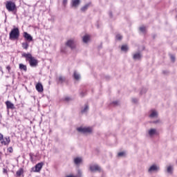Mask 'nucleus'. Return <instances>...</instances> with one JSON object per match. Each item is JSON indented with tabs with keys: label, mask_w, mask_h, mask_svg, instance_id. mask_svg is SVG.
<instances>
[{
	"label": "nucleus",
	"mask_w": 177,
	"mask_h": 177,
	"mask_svg": "<svg viewBox=\"0 0 177 177\" xmlns=\"http://www.w3.org/2000/svg\"><path fill=\"white\" fill-rule=\"evenodd\" d=\"M23 57H25L26 60H28L30 66L32 67H35L38 64V61L31 55L30 53H24L22 54Z\"/></svg>",
	"instance_id": "nucleus-1"
},
{
	"label": "nucleus",
	"mask_w": 177,
	"mask_h": 177,
	"mask_svg": "<svg viewBox=\"0 0 177 177\" xmlns=\"http://www.w3.org/2000/svg\"><path fill=\"white\" fill-rule=\"evenodd\" d=\"M19 37H20V31L19 30V28H13L10 32V39L12 41L19 39Z\"/></svg>",
	"instance_id": "nucleus-2"
},
{
	"label": "nucleus",
	"mask_w": 177,
	"mask_h": 177,
	"mask_svg": "<svg viewBox=\"0 0 177 177\" xmlns=\"http://www.w3.org/2000/svg\"><path fill=\"white\" fill-rule=\"evenodd\" d=\"M160 171V166L157 164L151 165L148 169V173L149 174H157Z\"/></svg>",
	"instance_id": "nucleus-3"
},
{
	"label": "nucleus",
	"mask_w": 177,
	"mask_h": 177,
	"mask_svg": "<svg viewBox=\"0 0 177 177\" xmlns=\"http://www.w3.org/2000/svg\"><path fill=\"white\" fill-rule=\"evenodd\" d=\"M6 8L8 12H13L16 9V4L12 1H7Z\"/></svg>",
	"instance_id": "nucleus-4"
},
{
	"label": "nucleus",
	"mask_w": 177,
	"mask_h": 177,
	"mask_svg": "<svg viewBox=\"0 0 177 177\" xmlns=\"http://www.w3.org/2000/svg\"><path fill=\"white\" fill-rule=\"evenodd\" d=\"M157 135H158L157 129L151 128L147 131V136L149 138H154L155 136H157Z\"/></svg>",
	"instance_id": "nucleus-5"
},
{
	"label": "nucleus",
	"mask_w": 177,
	"mask_h": 177,
	"mask_svg": "<svg viewBox=\"0 0 177 177\" xmlns=\"http://www.w3.org/2000/svg\"><path fill=\"white\" fill-rule=\"evenodd\" d=\"M77 130L81 133H92V128L91 127H79Z\"/></svg>",
	"instance_id": "nucleus-6"
},
{
	"label": "nucleus",
	"mask_w": 177,
	"mask_h": 177,
	"mask_svg": "<svg viewBox=\"0 0 177 177\" xmlns=\"http://www.w3.org/2000/svg\"><path fill=\"white\" fill-rule=\"evenodd\" d=\"M44 162L37 163L35 167L31 168V172H39L42 169Z\"/></svg>",
	"instance_id": "nucleus-7"
},
{
	"label": "nucleus",
	"mask_w": 177,
	"mask_h": 177,
	"mask_svg": "<svg viewBox=\"0 0 177 177\" xmlns=\"http://www.w3.org/2000/svg\"><path fill=\"white\" fill-rule=\"evenodd\" d=\"M65 45L73 50L75 48V40L69 39L65 43Z\"/></svg>",
	"instance_id": "nucleus-8"
},
{
	"label": "nucleus",
	"mask_w": 177,
	"mask_h": 177,
	"mask_svg": "<svg viewBox=\"0 0 177 177\" xmlns=\"http://www.w3.org/2000/svg\"><path fill=\"white\" fill-rule=\"evenodd\" d=\"M149 117L151 120L154 118H158V111H157L156 109H152L149 111Z\"/></svg>",
	"instance_id": "nucleus-9"
},
{
	"label": "nucleus",
	"mask_w": 177,
	"mask_h": 177,
	"mask_svg": "<svg viewBox=\"0 0 177 177\" xmlns=\"http://www.w3.org/2000/svg\"><path fill=\"white\" fill-rule=\"evenodd\" d=\"M90 171L91 172H102V168L97 165H90Z\"/></svg>",
	"instance_id": "nucleus-10"
},
{
	"label": "nucleus",
	"mask_w": 177,
	"mask_h": 177,
	"mask_svg": "<svg viewBox=\"0 0 177 177\" xmlns=\"http://www.w3.org/2000/svg\"><path fill=\"white\" fill-rule=\"evenodd\" d=\"M81 5V0H71V8H74L77 9Z\"/></svg>",
	"instance_id": "nucleus-11"
},
{
	"label": "nucleus",
	"mask_w": 177,
	"mask_h": 177,
	"mask_svg": "<svg viewBox=\"0 0 177 177\" xmlns=\"http://www.w3.org/2000/svg\"><path fill=\"white\" fill-rule=\"evenodd\" d=\"M165 172L168 174V175H172V174H174V165H167Z\"/></svg>",
	"instance_id": "nucleus-12"
},
{
	"label": "nucleus",
	"mask_w": 177,
	"mask_h": 177,
	"mask_svg": "<svg viewBox=\"0 0 177 177\" xmlns=\"http://www.w3.org/2000/svg\"><path fill=\"white\" fill-rule=\"evenodd\" d=\"M142 57H143V55L139 52L133 54V59L135 60V62L142 60Z\"/></svg>",
	"instance_id": "nucleus-13"
},
{
	"label": "nucleus",
	"mask_w": 177,
	"mask_h": 177,
	"mask_svg": "<svg viewBox=\"0 0 177 177\" xmlns=\"http://www.w3.org/2000/svg\"><path fill=\"white\" fill-rule=\"evenodd\" d=\"M6 104L8 109H10L11 110H13V109H15V104L10 101H6Z\"/></svg>",
	"instance_id": "nucleus-14"
},
{
	"label": "nucleus",
	"mask_w": 177,
	"mask_h": 177,
	"mask_svg": "<svg viewBox=\"0 0 177 177\" xmlns=\"http://www.w3.org/2000/svg\"><path fill=\"white\" fill-rule=\"evenodd\" d=\"M91 41V36L89 35H86L82 37V41L84 44H88Z\"/></svg>",
	"instance_id": "nucleus-15"
},
{
	"label": "nucleus",
	"mask_w": 177,
	"mask_h": 177,
	"mask_svg": "<svg viewBox=\"0 0 177 177\" xmlns=\"http://www.w3.org/2000/svg\"><path fill=\"white\" fill-rule=\"evenodd\" d=\"M73 162L75 165H80V162H82V158L77 157L73 159Z\"/></svg>",
	"instance_id": "nucleus-16"
},
{
	"label": "nucleus",
	"mask_w": 177,
	"mask_h": 177,
	"mask_svg": "<svg viewBox=\"0 0 177 177\" xmlns=\"http://www.w3.org/2000/svg\"><path fill=\"white\" fill-rule=\"evenodd\" d=\"M5 140L1 142V145H4V146H8L9 143H10V137H6Z\"/></svg>",
	"instance_id": "nucleus-17"
},
{
	"label": "nucleus",
	"mask_w": 177,
	"mask_h": 177,
	"mask_svg": "<svg viewBox=\"0 0 177 177\" xmlns=\"http://www.w3.org/2000/svg\"><path fill=\"white\" fill-rule=\"evenodd\" d=\"M89 6H91V3L85 4L80 8L81 12H86V10H88V9L89 8Z\"/></svg>",
	"instance_id": "nucleus-18"
},
{
	"label": "nucleus",
	"mask_w": 177,
	"mask_h": 177,
	"mask_svg": "<svg viewBox=\"0 0 177 177\" xmlns=\"http://www.w3.org/2000/svg\"><path fill=\"white\" fill-rule=\"evenodd\" d=\"M24 37L27 41H32V37H31V35L28 34L27 32H24Z\"/></svg>",
	"instance_id": "nucleus-19"
},
{
	"label": "nucleus",
	"mask_w": 177,
	"mask_h": 177,
	"mask_svg": "<svg viewBox=\"0 0 177 177\" xmlns=\"http://www.w3.org/2000/svg\"><path fill=\"white\" fill-rule=\"evenodd\" d=\"M36 89L39 92H43L44 91V86H42V84L41 83H38L36 85Z\"/></svg>",
	"instance_id": "nucleus-20"
},
{
	"label": "nucleus",
	"mask_w": 177,
	"mask_h": 177,
	"mask_svg": "<svg viewBox=\"0 0 177 177\" xmlns=\"http://www.w3.org/2000/svg\"><path fill=\"white\" fill-rule=\"evenodd\" d=\"M73 78H75L76 80V81H78V80H81V75H80V73H78V72L75 71L73 73Z\"/></svg>",
	"instance_id": "nucleus-21"
},
{
	"label": "nucleus",
	"mask_w": 177,
	"mask_h": 177,
	"mask_svg": "<svg viewBox=\"0 0 177 177\" xmlns=\"http://www.w3.org/2000/svg\"><path fill=\"white\" fill-rule=\"evenodd\" d=\"M88 110H89V106L86 105L84 106V107L82 109V113H88Z\"/></svg>",
	"instance_id": "nucleus-22"
},
{
	"label": "nucleus",
	"mask_w": 177,
	"mask_h": 177,
	"mask_svg": "<svg viewBox=\"0 0 177 177\" xmlns=\"http://www.w3.org/2000/svg\"><path fill=\"white\" fill-rule=\"evenodd\" d=\"M128 45H122V47H121V50L122 52H128Z\"/></svg>",
	"instance_id": "nucleus-23"
},
{
	"label": "nucleus",
	"mask_w": 177,
	"mask_h": 177,
	"mask_svg": "<svg viewBox=\"0 0 177 177\" xmlns=\"http://www.w3.org/2000/svg\"><path fill=\"white\" fill-rule=\"evenodd\" d=\"M24 172V171L23 170V169H19L17 172H16V175L17 176H21V174Z\"/></svg>",
	"instance_id": "nucleus-24"
},
{
	"label": "nucleus",
	"mask_w": 177,
	"mask_h": 177,
	"mask_svg": "<svg viewBox=\"0 0 177 177\" xmlns=\"http://www.w3.org/2000/svg\"><path fill=\"white\" fill-rule=\"evenodd\" d=\"M61 52L62 53H66V52H67V46H63L62 48H61Z\"/></svg>",
	"instance_id": "nucleus-25"
},
{
	"label": "nucleus",
	"mask_w": 177,
	"mask_h": 177,
	"mask_svg": "<svg viewBox=\"0 0 177 177\" xmlns=\"http://www.w3.org/2000/svg\"><path fill=\"white\" fill-rule=\"evenodd\" d=\"M22 48H24V49H28V43L27 42L22 43Z\"/></svg>",
	"instance_id": "nucleus-26"
},
{
	"label": "nucleus",
	"mask_w": 177,
	"mask_h": 177,
	"mask_svg": "<svg viewBox=\"0 0 177 177\" xmlns=\"http://www.w3.org/2000/svg\"><path fill=\"white\" fill-rule=\"evenodd\" d=\"M147 92V88H142L140 91V95H144V93H146Z\"/></svg>",
	"instance_id": "nucleus-27"
},
{
	"label": "nucleus",
	"mask_w": 177,
	"mask_h": 177,
	"mask_svg": "<svg viewBox=\"0 0 177 177\" xmlns=\"http://www.w3.org/2000/svg\"><path fill=\"white\" fill-rule=\"evenodd\" d=\"M169 57H170V60L171 61V62H175V60H176V57H175V55H172V54H170L169 55Z\"/></svg>",
	"instance_id": "nucleus-28"
},
{
	"label": "nucleus",
	"mask_w": 177,
	"mask_h": 177,
	"mask_svg": "<svg viewBox=\"0 0 177 177\" xmlns=\"http://www.w3.org/2000/svg\"><path fill=\"white\" fill-rule=\"evenodd\" d=\"M116 39H117L118 41H121V39H122V35H116Z\"/></svg>",
	"instance_id": "nucleus-29"
},
{
	"label": "nucleus",
	"mask_w": 177,
	"mask_h": 177,
	"mask_svg": "<svg viewBox=\"0 0 177 177\" xmlns=\"http://www.w3.org/2000/svg\"><path fill=\"white\" fill-rule=\"evenodd\" d=\"M59 82H64L65 81H66V79L64 78V77H62V76H60L59 77Z\"/></svg>",
	"instance_id": "nucleus-30"
},
{
	"label": "nucleus",
	"mask_w": 177,
	"mask_h": 177,
	"mask_svg": "<svg viewBox=\"0 0 177 177\" xmlns=\"http://www.w3.org/2000/svg\"><path fill=\"white\" fill-rule=\"evenodd\" d=\"M118 157H124L125 156V152H120L118 153Z\"/></svg>",
	"instance_id": "nucleus-31"
},
{
	"label": "nucleus",
	"mask_w": 177,
	"mask_h": 177,
	"mask_svg": "<svg viewBox=\"0 0 177 177\" xmlns=\"http://www.w3.org/2000/svg\"><path fill=\"white\" fill-rule=\"evenodd\" d=\"M140 31H141V32H145V31H146V28H145L144 26L140 27Z\"/></svg>",
	"instance_id": "nucleus-32"
},
{
	"label": "nucleus",
	"mask_w": 177,
	"mask_h": 177,
	"mask_svg": "<svg viewBox=\"0 0 177 177\" xmlns=\"http://www.w3.org/2000/svg\"><path fill=\"white\" fill-rule=\"evenodd\" d=\"M48 20L49 21H51V23H53V21H55V17H50V18H48Z\"/></svg>",
	"instance_id": "nucleus-33"
},
{
	"label": "nucleus",
	"mask_w": 177,
	"mask_h": 177,
	"mask_svg": "<svg viewBox=\"0 0 177 177\" xmlns=\"http://www.w3.org/2000/svg\"><path fill=\"white\" fill-rule=\"evenodd\" d=\"M21 71H27V67H19Z\"/></svg>",
	"instance_id": "nucleus-34"
},
{
	"label": "nucleus",
	"mask_w": 177,
	"mask_h": 177,
	"mask_svg": "<svg viewBox=\"0 0 177 177\" xmlns=\"http://www.w3.org/2000/svg\"><path fill=\"white\" fill-rule=\"evenodd\" d=\"M138 98H132V103H138Z\"/></svg>",
	"instance_id": "nucleus-35"
},
{
	"label": "nucleus",
	"mask_w": 177,
	"mask_h": 177,
	"mask_svg": "<svg viewBox=\"0 0 177 177\" xmlns=\"http://www.w3.org/2000/svg\"><path fill=\"white\" fill-rule=\"evenodd\" d=\"M152 122H153V124H160L161 123V120H155V121H153Z\"/></svg>",
	"instance_id": "nucleus-36"
},
{
	"label": "nucleus",
	"mask_w": 177,
	"mask_h": 177,
	"mask_svg": "<svg viewBox=\"0 0 177 177\" xmlns=\"http://www.w3.org/2000/svg\"><path fill=\"white\" fill-rule=\"evenodd\" d=\"M8 151H9V153H13V148L12 147H10L8 149Z\"/></svg>",
	"instance_id": "nucleus-37"
},
{
	"label": "nucleus",
	"mask_w": 177,
	"mask_h": 177,
	"mask_svg": "<svg viewBox=\"0 0 177 177\" xmlns=\"http://www.w3.org/2000/svg\"><path fill=\"white\" fill-rule=\"evenodd\" d=\"M67 2H68V0H63L64 6H66L67 5Z\"/></svg>",
	"instance_id": "nucleus-38"
},
{
	"label": "nucleus",
	"mask_w": 177,
	"mask_h": 177,
	"mask_svg": "<svg viewBox=\"0 0 177 177\" xmlns=\"http://www.w3.org/2000/svg\"><path fill=\"white\" fill-rule=\"evenodd\" d=\"M1 140H3V135L0 133V142Z\"/></svg>",
	"instance_id": "nucleus-39"
},
{
	"label": "nucleus",
	"mask_w": 177,
	"mask_h": 177,
	"mask_svg": "<svg viewBox=\"0 0 177 177\" xmlns=\"http://www.w3.org/2000/svg\"><path fill=\"white\" fill-rule=\"evenodd\" d=\"M65 100H66V102H68L69 100H71V98L68 97H65Z\"/></svg>",
	"instance_id": "nucleus-40"
},
{
	"label": "nucleus",
	"mask_w": 177,
	"mask_h": 177,
	"mask_svg": "<svg viewBox=\"0 0 177 177\" xmlns=\"http://www.w3.org/2000/svg\"><path fill=\"white\" fill-rule=\"evenodd\" d=\"M66 177H77V176H75L72 174H69V175L66 176Z\"/></svg>",
	"instance_id": "nucleus-41"
},
{
	"label": "nucleus",
	"mask_w": 177,
	"mask_h": 177,
	"mask_svg": "<svg viewBox=\"0 0 177 177\" xmlns=\"http://www.w3.org/2000/svg\"><path fill=\"white\" fill-rule=\"evenodd\" d=\"M3 174H6L8 172V170H6V169H3Z\"/></svg>",
	"instance_id": "nucleus-42"
},
{
	"label": "nucleus",
	"mask_w": 177,
	"mask_h": 177,
	"mask_svg": "<svg viewBox=\"0 0 177 177\" xmlns=\"http://www.w3.org/2000/svg\"><path fill=\"white\" fill-rule=\"evenodd\" d=\"M113 104H115V105L118 104V101H115V102H113Z\"/></svg>",
	"instance_id": "nucleus-43"
},
{
	"label": "nucleus",
	"mask_w": 177,
	"mask_h": 177,
	"mask_svg": "<svg viewBox=\"0 0 177 177\" xmlns=\"http://www.w3.org/2000/svg\"><path fill=\"white\" fill-rule=\"evenodd\" d=\"M19 67H26V66H24V65L22 64H19Z\"/></svg>",
	"instance_id": "nucleus-44"
},
{
	"label": "nucleus",
	"mask_w": 177,
	"mask_h": 177,
	"mask_svg": "<svg viewBox=\"0 0 177 177\" xmlns=\"http://www.w3.org/2000/svg\"><path fill=\"white\" fill-rule=\"evenodd\" d=\"M6 68H7L8 71H10V67H7Z\"/></svg>",
	"instance_id": "nucleus-45"
},
{
	"label": "nucleus",
	"mask_w": 177,
	"mask_h": 177,
	"mask_svg": "<svg viewBox=\"0 0 177 177\" xmlns=\"http://www.w3.org/2000/svg\"><path fill=\"white\" fill-rule=\"evenodd\" d=\"M109 16H110L111 17H113V13L110 12V13H109Z\"/></svg>",
	"instance_id": "nucleus-46"
},
{
	"label": "nucleus",
	"mask_w": 177,
	"mask_h": 177,
	"mask_svg": "<svg viewBox=\"0 0 177 177\" xmlns=\"http://www.w3.org/2000/svg\"><path fill=\"white\" fill-rule=\"evenodd\" d=\"M168 72L163 71V74H167Z\"/></svg>",
	"instance_id": "nucleus-47"
},
{
	"label": "nucleus",
	"mask_w": 177,
	"mask_h": 177,
	"mask_svg": "<svg viewBox=\"0 0 177 177\" xmlns=\"http://www.w3.org/2000/svg\"><path fill=\"white\" fill-rule=\"evenodd\" d=\"M81 96H84V93H80Z\"/></svg>",
	"instance_id": "nucleus-48"
},
{
	"label": "nucleus",
	"mask_w": 177,
	"mask_h": 177,
	"mask_svg": "<svg viewBox=\"0 0 177 177\" xmlns=\"http://www.w3.org/2000/svg\"><path fill=\"white\" fill-rule=\"evenodd\" d=\"M30 158H31V160H32V156L30 155Z\"/></svg>",
	"instance_id": "nucleus-49"
},
{
	"label": "nucleus",
	"mask_w": 177,
	"mask_h": 177,
	"mask_svg": "<svg viewBox=\"0 0 177 177\" xmlns=\"http://www.w3.org/2000/svg\"><path fill=\"white\" fill-rule=\"evenodd\" d=\"M4 22L6 23V19H5Z\"/></svg>",
	"instance_id": "nucleus-50"
}]
</instances>
